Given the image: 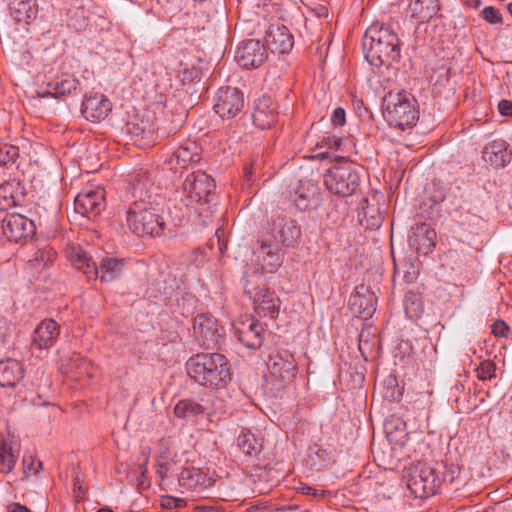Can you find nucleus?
<instances>
[{
  "label": "nucleus",
  "mask_w": 512,
  "mask_h": 512,
  "mask_svg": "<svg viewBox=\"0 0 512 512\" xmlns=\"http://www.w3.org/2000/svg\"><path fill=\"white\" fill-rule=\"evenodd\" d=\"M10 332V322L5 317L0 316V343H4L6 341V339L10 336Z\"/></svg>",
  "instance_id": "54"
},
{
  "label": "nucleus",
  "mask_w": 512,
  "mask_h": 512,
  "mask_svg": "<svg viewBox=\"0 0 512 512\" xmlns=\"http://www.w3.org/2000/svg\"><path fill=\"white\" fill-rule=\"evenodd\" d=\"M436 232L425 222L417 223L412 228L409 242L418 254L427 255L432 252L435 246Z\"/></svg>",
  "instance_id": "25"
},
{
  "label": "nucleus",
  "mask_w": 512,
  "mask_h": 512,
  "mask_svg": "<svg viewBox=\"0 0 512 512\" xmlns=\"http://www.w3.org/2000/svg\"><path fill=\"white\" fill-rule=\"evenodd\" d=\"M79 81L70 74H65L61 78L56 79L53 83H49L48 87H53V97L71 95L77 90Z\"/></svg>",
  "instance_id": "38"
},
{
  "label": "nucleus",
  "mask_w": 512,
  "mask_h": 512,
  "mask_svg": "<svg viewBox=\"0 0 512 512\" xmlns=\"http://www.w3.org/2000/svg\"><path fill=\"white\" fill-rule=\"evenodd\" d=\"M112 110V103L102 94L86 97L82 104V114L90 121H99L108 116Z\"/></svg>",
  "instance_id": "26"
},
{
  "label": "nucleus",
  "mask_w": 512,
  "mask_h": 512,
  "mask_svg": "<svg viewBox=\"0 0 512 512\" xmlns=\"http://www.w3.org/2000/svg\"><path fill=\"white\" fill-rule=\"evenodd\" d=\"M37 13V5L32 0L16 1L11 7V15L17 22L29 23L36 18Z\"/></svg>",
  "instance_id": "37"
},
{
  "label": "nucleus",
  "mask_w": 512,
  "mask_h": 512,
  "mask_svg": "<svg viewBox=\"0 0 512 512\" xmlns=\"http://www.w3.org/2000/svg\"><path fill=\"white\" fill-rule=\"evenodd\" d=\"M200 160L199 147L195 141L187 140L174 152L170 163L175 162V167L185 168Z\"/></svg>",
  "instance_id": "28"
},
{
  "label": "nucleus",
  "mask_w": 512,
  "mask_h": 512,
  "mask_svg": "<svg viewBox=\"0 0 512 512\" xmlns=\"http://www.w3.org/2000/svg\"><path fill=\"white\" fill-rule=\"evenodd\" d=\"M252 120L256 127L271 128L277 121V104L269 96L259 98L254 107Z\"/></svg>",
  "instance_id": "24"
},
{
  "label": "nucleus",
  "mask_w": 512,
  "mask_h": 512,
  "mask_svg": "<svg viewBox=\"0 0 512 512\" xmlns=\"http://www.w3.org/2000/svg\"><path fill=\"white\" fill-rule=\"evenodd\" d=\"M498 110L503 116H512V102L508 100H501L498 103Z\"/></svg>",
  "instance_id": "55"
},
{
  "label": "nucleus",
  "mask_w": 512,
  "mask_h": 512,
  "mask_svg": "<svg viewBox=\"0 0 512 512\" xmlns=\"http://www.w3.org/2000/svg\"><path fill=\"white\" fill-rule=\"evenodd\" d=\"M350 144V140L346 137H338L336 135H325L320 141L321 148H328L334 151H344V148Z\"/></svg>",
  "instance_id": "42"
},
{
  "label": "nucleus",
  "mask_w": 512,
  "mask_h": 512,
  "mask_svg": "<svg viewBox=\"0 0 512 512\" xmlns=\"http://www.w3.org/2000/svg\"><path fill=\"white\" fill-rule=\"evenodd\" d=\"M268 58L264 44L259 40L250 39L239 45L235 52V60L246 69L260 67Z\"/></svg>",
  "instance_id": "13"
},
{
  "label": "nucleus",
  "mask_w": 512,
  "mask_h": 512,
  "mask_svg": "<svg viewBox=\"0 0 512 512\" xmlns=\"http://www.w3.org/2000/svg\"><path fill=\"white\" fill-rule=\"evenodd\" d=\"M377 297L370 288L364 284L356 286L349 298L351 310L362 318H369L376 310Z\"/></svg>",
  "instance_id": "18"
},
{
  "label": "nucleus",
  "mask_w": 512,
  "mask_h": 512,
  "mask_svg": "<svg viewBox=\"0 0 512 512\" xmlns=\"http://www.w3.org/2000/svg\"><path fill=\"white\" fill-rule=\"evenodd\" d=\"M205 412L204 407L194 399H181L174 407V415L179 419L193 420Z\"/></svg>",
  "instance_id": "36"
},
{
  "label": "nucleus",
  "mask_w": 512,
  "mask_h": 512,
  "mask_svg": "<svg viewBox=\"0 0 512 512\" xmlns=\"http://www.w3.org/2000/svg\"><path fill=\"white\" fill-rule=\"evenodd\" d=\"M69 257L75 267L83 271L88 281L96 280L98 278L99 270L97 263H95L80 247H73L70 251Z\"/></svg>",
  "instance_id": "31"
},
{
  "label": "nucleus",
  "mask_w": 512,
  "mask_h": 512,
  "mask_svg": "<svg viewBox=\"0 0 512 512\" xmlns=\"http://www.w3.org/2000/svg\"><path fill=\"white\" fill-rule=\"evenodd\" d=\"M179 485L191 492L201 493L210 487L214 480L204 470L192 465H186L177 474Z\"/></svg>",
  "instance_id": "17"
},
{
  "label": "nucleus",
  "mask_w": 512,
  "mask_h": 512,
  "mask_svg": "<svg viewBox=\"0 0 512 512\" xmlns=\"http://www.w3.org/2000/svg\"><path fill=\"white\" fill-rule=\"evenodd\" d=\"M295 489L298 493L306 495V496L310 497L311 499H322L328 493V491H326V490H318V489L310 487L304 483H300L299 486H297Z\"/></svg>",
  "instance_id": "48"
},
{
  "label": "nucleus",
  "mask_w": 512,
  "mask_h": 512,
  "mask_svg": "<svg viewBox=\"0 0 512 512\" xmlns=\"http://www.w3.org/2000/svg\"><path fill=\"white\" fill-rule=\"evenodd\" d=\"M69 257L75 267L83 271L88 281L96 280L98 278L99 270L97 263H95L80 247H73L70 251Z\"/></svg>",
  "instance_id": "30"
},
{
  "label": "nucleus",
  "mask_w": 512,
  "mask_h": 512,
  "mask_svg": "<svg viewBox=\"0 0 512 512\" xmlns=\"http://www.w3.org/2000/svg\"><path fill=\"white\" fill-rule=\"evenodd\" d=\"M215 182L205 172L189 174L183 182L182 202L198 216H207L215 205Z\"/></svg>",
  "instance_id": "4"
},
{
  "label": "nucleus",
  "mask_w": 512,
  "mask_h": 512,
  "mask_svg": "<svg viewBox=\"0 0 512 512\" xmlns=\"http://www.w3.org/2000/svg\"><path fill=\"white\" fill-rule=\"evenodd\" d=\"M254 166H255V163L252 162L251 164L246 165L244 168V177L247 181L251 180V177H252V174L254 171Z\"/></svg>",
  "instance_id": "59"
},
{
  "label": "nucleus",
  "mask_w": 512,
  "mask_h": 512,
  "mask_svg": "<svg viewBox=\"0 0 512 512\" xmlns=\"http://www.w3.org/2000/svg\"><path fill=\"white\" fill-rule=\"evenodd\" d=\"M360 168L351 163L335 165L324 175L326 188L339 197L353 195L360 186Z\"/></svg>",
  "instance_id": "7"
},
{
  "label": "nucleus",
  "mask_w": 512,
  "mask_h": 512,
  "mask_svg": "<svg viewBox=\"0 0 512 512\" xmlns=\"http://www.w3.org/2000/svg\"><path fill=\"white\" fill-rule=\"evenodd\" d=\"M10 187H11V185L8 183L0 186V197H3L4 199H6V193L8 192Z\"/></svg>",
  "instance_id": "61"
},
{
  "label": "nucleus",
  "mask_w": 512,
  "mask_h": 512,
  "mask_svg": "<svg viewBox=\"0 0 512 512\" xmlns=\"http://www.w3.org/2000/svg\"><path fill=\"white\" fill-rule=\"evenodd\" d=\"M128 132L149 144L155 140L156 127L150 119H135L127 123Z\"/></svg>",
  "instance_id": "34"
},
{
  "label": "nucleus",
  "mask_w": 512,
  "mask_h": 512,
  "mask_svg": "<svg viewBox=\"0 0 512 512\" xmlns=\"http://www.w3.org/2000/svg\"><path fill=\"white\" fill-rule=\"evenodd\" d=\"M362 48L366 60L376 67L388 68L400 59L399 37L388 25H371L364 34Z\"/></svg>",
  "instance_id": "2"
},
{
  "label": "nucleus",
  "mask_w": 512,
  "mask_h": 512,
  "mask_svg": "<svg viewBox=\"0 0 512 512\" xmlns=\"http://www.w3.org/2000/svg\"><path fill=\"white\" fill-rule=\"evenodd\" d=\"M268 369L272 377L290 383L296 377L297 363L292 352L278 349L270 355Z\"/></svg>",
  "instance_id": "12"
},
{
  "label": "nucleus",
  "mask_w": 512,
  "mask_h": 512,
  "mask_svg": "<svg viewBox=\"0 0 512 512\" xmlns=\"http://www.w3.org/2000/svg\"><path fill=\"white\" fill-rule=\"evenodd\" d=\"M236 442L239 449L247 456H256L261 452V440L248 429H241Z\"/></svg>",
  "instance_id": "35"
},
{
  "label": "nucleus",
  "mask_w": 512,
  "mask_h": 512,
  "mask_svg": "<svg viewBox=\"0 0 512 512\" xmlns=\"http://www.w3.org/2000/svg\"><path fill=\"white\" fill-rule=\"evenodd\" d=\"M440 485L436 468L427 463H418L409 474L407 488L418 498L434 495Z\"/></svg>",
  "instance_id": "8"
},
{
  "label": "nucleus",
  "mask_w": 512,
  "mask_h": 512,
  "mask_svg": "<svg viewBox=\"0 0 512 512\" xmlns=\"http://www.w3.org/2000/svg\"><path fill=\"white\" fill-rule=\"evenodd\" d=\"M97 512H114L111 507L105 506L97 510Z\"/></svg>",
  "instance_id": "62"
},
{
  "label": "nucleus",
  "mask_w": 512,
  "mask_h": 512,
  "mask_svg": "<svg viewBox=\"0 0 512 512\" xmlns=\"http://www.w3.org/2000/svg\"><path fill=\"white\" fill-rule=\"evenodd\" d=\"M509 326L503 320H497L491 325V333L496 337H507Z\"/></svg>",
  "instance_id": "51"
},
{
  "label": "nucleus",
  "mask_w": 512,
  "mask_h": 512,
  "mask_svg": "<svg viewBox=\"0 0 512 512\" xmlns=\"http://www.w3.org/2000/svg\"><path fill=\"white\" fill-rule=\"evenodd\" d=\"M403 306L407 317L411 320L420 318L424 311L421 297L413 292H408L405 295Z\"/></svg>",
  "instance_id": "40"
},
{
  "label": "nucleus",
  "mask_w": 512,
  "mask_h": 512,
  "mask_svg": "<svg viewBox=\"0 0 512 512\" xmlns=\"http://www.w3.org/2000/svg\"><path fill=\"white\" fill-rule=\"evenodd\" d=\"M180 77L183 83H190L200 77V69L195 65L185 66L180 71Z\"/></svg>",
  "instance_id": "49"
},
{
  "label": "nucleus",
  "mask_w": 512,
  "mask_h": 512,
  "mask_svg": "<svg viewBox=\"0 0 512 512\" xmlns=\"http://www.w3.org/2000/svg\"><path fill=\"white\" fill-rule=\"evenodd\" d=\"M189 377L210 389L225 388L232 380L229 360L221 353H198L186 362Z\"/></svg>",
  "instance_id": "3"
},
{
  "label": "nucleus",
  "mask_w": 512,
  "mask_h": 512,
  "mask_svg": "<svg viewBox=\"0 0 512 512\" xmlns=\"http://www.w3.org/2000/svg\"><path fill=\"white\" fill-rule=\"evenodd\" d=\"M507 9L509 13L512 15V2L508 4Z\"/></svg>",
  "instance_id": "64"
},
{
  "label": "nucleus",
  "mask_w": 512,
  "mask_h": 512,
  "mask_svg": "<svg viewBox=\"0 0 512 512\" xmlns=\"http://www.w3.org/2000/svg\"><path fill=\"white\" fill-rule=\"evenodd\" d=\"M265 41L272 52L279 54L288 53L294 44L293 36L289 29L280 24H271L269 26Z\"/></svg>",
  "instance_id": "23"
},
{
  "label": "nucleus",
  "mask_w": 512,
  "mask_h": 512,
  "mask_svg": "<svg viewBox=\"0 0 512 512\" xmlns=\"http://www.w3.org/2000/svg\"><path fill=\"white\" fill-rule=\"evenodd\" d=\"M479 380H491L496 377V364L491 360H485L480 363L476 369Z\"/></svg>",
  "instance_id": "44"
},
{
  "label": "nucleus",
  "mask_w": 512,
  "mask_h": 512,
  "mask_svg": "<svg viewBox=\"0 0 512 512\" xmlns=\"http://www.w3.org/2000/svg\"><path fill=\"white\" fill-rule=\"evenodd\" d=\"M346 122V113L345 110L341 107L334 109L331 115V123L333 127H341Z\"/></svg>",
  "instance_id": "53"
},
{
  "label": "nucleus",
  "mask_w": 512,
  "mask_h": 512,
  "mask_svg": "<svg viewBox=\"0 0 512 512\" xmlns=\"http://www.w3.org/2000/svg\"><path fill=\"white\" fill-rule=\"evenodd\" d=\"M56 253L50 247H44L42 249H38L35 252V255L28 260V264L31 268L40 271L43 269L48 263L53 262L55 259Z\"/></svg>",
  "instance_id": "41"
},
{
  "label": "nucleus",
  "mask_w": 512,
  "mask_h": 512,
  "mask_svg": "<svg viewBox=\"0 0 512 512\" xmlns=\"http://www.w3.org/2000/svg\"><path fill=\"white\" fill-rule=\"evenodd\" d=\"M60 335V326L53 319L42 320L32 333V345L40 350L51 348Z\"/></svg>",
  "instance_id": "22"
},
{
  "label": "nucleus",
  "mask_w": 512,
  "mask_h": 512,
  "mask_svg": "<svg viewBox=\"0 0 512 512\" xmlns=\"http://www.w3.org/2000/svg\"><path fill=\"white\" fill-rule=\"evenodd\" d=\"M124 261L117 258H103L98 265V277L102 282H112L116 280L122 273Z\"/></svg>",
  "instance_id": "33"
},
{
  "label": "nucleus",
  "mask_w": 512,
  "mask_h": 512,
  "mask_svg": "<svg viewBox=\"0 0 512 512\" xmlns=\"http://www.w3.org/2000/svg\"><path fill=\"white\" fill-rule=\"evenodd\" d=\"M214 111L222 119H230L239 115L244 108L242 92L235 87H222L215 96Z\"/></svg>",
  "instance_id": "11"
},
{
  "label": "nucleus",
  "mask_w": 512,
  "mask_h": 512,
  "mask_svg": "<svg viewBox=\"0 0 512 512\" xmlns=\"http://www.w3.org/2000/svg\"><path fill=\"white\" fill-rule=\"evenodd\" d=\"M253 262L263 271L276 272L283 263V255L277 243L262 240L253 251Z\"/></svg>",
  "instance_id": "15"
},
{
  "label": "nucleus",
  "mask_w": 512,
  "mask_h": 512,
  "mask_svg": "<svg viewBox=\"0 0 512 512\" xmlns=\"http://www.w3.org/2000/svg\"><path fill=\"white\" fill-rule=\"evenodd\" d=\"M41 469V461L37 460L32 455L23 457V472L26 477L37 475Z\"/></svg>",
  "instance_id": "46"
},
{
  "label": "nucleus",
  "mask_w": 512,
  "mask_h": 512,
  "mask_svg": "<svg viewBox=\"0 0 512 512\" xmlns=\"http://www.w3.org/2000/svg\"><path fill=\"white\" fill-rule=\"evenodd\" d=\"M75 211L88 218L97 217L105 208V191L102 187L87 186L75 197Z\"/></svg>",
  "instance_id": "10"
},
{
  "label": "nucleus",
  "mask_w": 512,
  "mask_h": 512,
  "mask_svg": "<svg viewBox=\"0 0 512 512\" xmlns=\"http://www.w3.org/2000/svg\"><path fill=\"white\" fill-rule=\"evenodd\" d=\"M23 378V366L15 359L0 361V386L15 387Z\"/></svg>",
  "instance_id": "29"
},
{
  "label": "nucleus",
  "mask_w": 512,
  "mask_h": 512,
  "mask_svg": "<svg viewBox=\"0 0 512 512\" xmlns=\"http://www.w3.org/2000/svg\"><path fill=\"white\" fill-rule=\"evenodd\" d=\"M185 505L186 501L183 498L165 496L161 499V506L165 509H179Z\"/></svg>",
  "instance_id": "50"
},
{
  "label": "nucleus",
  "mask_w": 512,
  "mask_h": 512,
  "mask_svg": "<svg viewBox=\"0 0 512 512\" xmlns=\"http://www.w3.org/2000/svg\"><path fill=\"white\" fill-rule=\"evenodd\" d=\"M411 17L419 22H426L437 15L439 11L438 0H411L409 3Z\"/></svg>",
  "instance_id": "32"
},
{
  "label": "nucleus",
  "mask_w": 512,
  "mask_h": 512,
  "mask_svg": "<svg viewBox=\"0 0 512 512\" xmlns=\"http://www.w3.org/2000/svg\"><path fill=\"white\" fill-rule=\"evenodd\" d=\"M60 371L76 381L93 377L91 363L76 352L62 356Z\"/></svg>",
  "instance_id": "19"
},
{
  "label": "nucleus",
  "mask_w": 512,
  "mask_h": 512,
  "mask_svg": "<svg viewBox=\"0 0 512 512\" xmlns=\"http://www.w3.org/2000/svg\"><path fill=\"white\" fill-rule=\"evenodd\" d=\"M382 113L391 127L401 131L414 127L419 119L416 99L405 90L389 91L383 98Z\"/></svg>",
  "instance_id": "5"
},
{
  "label": "nucleus",
  "mask_w": 512,
  "mask_h": 512,
  "mask_svg": "<svg viewBox=\"0 0 512 512\" xmlns=\"http://www.w3.org/2000/svg\"><path fill=\"white\" fill-rule=\"evenodd\" d=\"M19 157V148L17 146L4 143L0 145V166L14 163Z\"/></svg>",
  "instance_id": "43"
},
{
  "label": "nucleus",
  "mask_w": 512,
  "mask_h": 512,
  "mask_svg": "<svg viewBox=\"0 0 512 512\" xmlns=\"http://www.w3.org/2000/svg\"><path fill=\"white\" fill-rule=\"evenodd\" d=\"M381 224H382V217L380 214H377L376 216L372 215L371 222H367V225L371 229H377L381 226Z\"/></svg>",
  "instance_id": "58"
},
{
  "label": "nucleus",
  "mask_w": 512,
  "mask_h": 512,
  "mask_svg": "<svg viewBox=\"0 0 512 512\" xmlns=\"http://www.w3.org/2000/svg\"><path fill=\"white\" fill-rule=\"evenodd\" d=\"M37 95L40 98L53 97V87H49L48 89L41 88L37 91Z\"/></svg>",
  "instance_id": "60"
},
{
  "label": "nucleus",
  "mask_w": 512,
  "mask_h": 512,
  "mask_svg": "<svg viewBox=\"0 0 512 512\" xmlns=\"http://www.w3.org/2000/svg\"><path fill=\"white\" fill-rule=\"evenodd\" d=\"M18 458V451L6 441L0 443V472L9 473L12 471Z\"/></svg>",
  "instance_id": "39"
},
{
  "label": "nucleus",
  "mask_w": 512,
  "mask_h": 512,
  "mask_svg": "<svg viewBox=\"0 0 512 512\" xmlns=\"http://www.w3.org/2000/svg\"><path fill=\"white\" fill-rule=\"evenodd\" d=\"M6 512H31L26 506L18 504V503H12L7 506Z\"/></svg>",
  "instance_id": "57"
},
{
  "label": "nucleus",
  "mask_w": 512,
  "mask_h": 512,
  "mask_svg": "<svg viewBox=\"0 0 512 512\" xmlns=\"http://www.w3.org/2000/svg\"><path fill=\"white\" fill-rule=\"evenodd\" d=\"M482 159L495 169L504 168L511 162L512 150L505 140L494 139L483 148Z\"/></svg>",
  "instance_id": "20"
},
{
  "label": "nucleus",
  "mask_w": 512,
  "mask_h": 512,
  "mask_svg": "<svg viewBox=\"0 0 512 512\" xmlns=\"http://www.w3.org/2000/svg\"><path fill=\"white\" fill-rule=\"evenodd\" d=\"M233 329L235 337L247 348L256 349L261 347L264 329L253 317L246 316L245 319L236 321L233 324Z\"/></svg>",
  "instance_id": "14"
},
{
  "label": "nucleus",
  "mask_w": 512,
  "mask_h": 512,
  "mask_svg": "<svg viewBox=\"0 0 512 512\" xmlns=\"http://www.w3.org/2000/svg\"><path fill=\"white\" fill-rule=\"evenodd\" d=\"M480 16L489 24H501L503 17L500 11L493 6H486L480 12Z\"/></svg>",
  "instance_id": "47"
},
{
  "label": "nucleus",
  "mask_w": 512,
  "mask_h": 512,
  "mask_svg": "<svg viewBox=\"0 0 512 512\" xmlns=\"http://www.w3.org/2000/svg\"><path fill=\"white\" fill-rule=\"evenodd\" d=\"M362 337H363V335L361 334V335H360V339H359V350H360V352L362 353V355H364V352H363V340H362Z\"/></svg>",
  "instance_id": "63"
},
{
  "label": "nucleus",
  "mask_w": 512,
  "mask_h": 512,
  "mask_svg": "<svg viewBox=\"0 0 512 512\" xmlns=\"http://www.w3.org/2000/svg\"><path fill=\"white\" fill-rule=\"evenodd\" d=\"M152 186L147 173H138L132 182L135 200L127 211L126 220L129 229L138 236H159L164 230L165 222L151 201Z\"/></svg>",
  "instance_id": "1"
},
{
  "label": "nucleus",
  "mask_w": 512,
  "mask_h": 512,
  "mask_svg": "<svg viewBox=\"0 0 512 512\" xmlns=\"http://www.w3.org/2000/svg\"><path fill=\"white\" fill-rule=\"evenodd\" d=\"M271 234L286 246L295 243L301 236V229L297 222L287 216H277L271 222Z\"/></svg>",
  "instance_id": "21"
},
{
  "label": "nucleus",
  "mask_w": 512,
  "mask_h": 512,
  "mask_svg": "<svg viewBox=\"0 0 512 512\" xmlns=\"http://www.w3.org/2000/svg\"><path fill=\"white\" fill-rule=\"evenodd\" d=\"M193 335L200 346L214 349L220 344L224 330L210 313H200L193 318Z\"/></svg>",
  "instance_id": "9"
},
{
  "label": "nucleus",
  "mask_w": 512,
  "mask_h": 512,
  "mask_svg": "<svg viewBox=\"0 0 512 512\" xmlns=\"http://www.w3.org/2000/svg\"><path fill=\"white\" fill-rule=\"evenodd\" d=\"M182 302H180L179 299H177V305L179 307H182V314L189 313L190 309L189 307H193L196 303L195 297L190 293H184L182 295Z\"/></svg>",
  "instance_id": "52"
},
{
  "label": "nucleus",
  "mask_w": 512,
  "mask_h": 512,
  "mask_svg": "<svg viewBox=\"0 0 512 512\" xmlns=\"http://www.w3.org/2000/svg\"><path fill=\"white\" fill-rule=\"evenodd\" d=\"M245 294L254 303L255 312L262 317L275 318L280 308V300L270 292L265 285V280L261 274H252L243 280Z\"/></svg>",
  "instance_id": "6"
},
{
  "label": "nucleus",
  "mask_w": 512,
  "mask_h": 512,
  "mask_svg": "<svg viewBox=\"0 0 512 512\" xmlns=\"http://www.w3.org/2000/svg\"><path fill=\"white\" fill-rule=\"evenodd\" d=\"M310 452L316 454L317 457L320 458L323 462H326L329 460L327 450L323 449L317 445L311 447Z\"/></svg>",
  "instance_id": "56"
},
{
  "label": "nucleus",
  "mask_w": 512,
  "mask_h": 512,
  "mask_svg": "<svg viewBox=\"0 0 512 512\" xmlns=\"http://www.w3.org/2000/svg\"><path fill=\"white\" fill-rule=\"evenodd\" d=\"M156 472L162 480L169 478L175 473V463L161 455L157 460Z\"/></svg>",
  "instance_id": "45"
},
{
  "label": "nucleus",
  "mask_w": 512,
  "mask_h": 512,
  "mask_svg": "<svg viewBox=\"0 0 512 512\" xmlns=\"http://www.w3.org/2000/svg\"><path fill=\"white\" fill-rule=\"evenodd\" d=\"M294 206L300 211L315 208L319 202L318 187L312 183H302L290 196Z\"/></svg>",
  "instance_id": "27"
},
{
  "label": "nucleus",
  "mask_w": 512,
  "mask_h": 512,
  "mask_svg": "<svg viewBox=\"0 0 512 512\" xmlns=\"http://www.w3.org/2000/svg\"><path fill=\"white\" fill-rule=\"evenodd\" d=\"M1 230L9 241L18 242L31 237L35 233V225L20 214H9L2 220Z\"/></svg>",
  "instance_id": "16"
}]
</instances>
